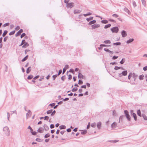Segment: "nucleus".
<instances>
[{"label":"nucleus","instance_id":"nucleus-1","mask_svg":"<svg viewBox=\"0 0 147 147\" xmlns=\"http://www.w3.org/2000/svg\"><path fill=\"white\" fill-rule=\"evenodd\" d=\"M3 131L5 133V134L7 136H9L10 134V132L9 128L6 126L3 128Z\"/></svg>","mask_w":147,"mask_h":147},{"label":"nucleus","instance_id":"nucleus-2","mask_svg":"<svg viewBox=\"0 0 147 147\" xmlns=\"http://www.w3.org/2000/svg\"><path fill=\"white\" fill-rule=\"evenodd\" d=\"M124 113L125 116L126 117L127 120L129 121L131 120V117L129 115L128 111L127 110H125L124 111Z\"/></svg>","mask_w":147,"mask_h":147},{"label":"nucleus","instance_id":"nucleus-3","mask_svg":"<svg viewBox=\"0 0 147 147\" xmlns=\"http://www.w3.org/2000/svg\"><path fill=\"white\" fill-rule=\"evenodd\" d=\"M111 30L113 33H117L119 31V29L117 26L111 28Z\"/></svg>","mask_w":147,"mask_h":147},{"label":"nucleus","instance_id":"nucleus-4","mask_svg":"<svg viewBox=\"0 0 147 147\" xmlns=\"http://www.w3.org/2000/svg\"><path fill=\"white\" fill-rule=\"evenodd\" d=\"M127 70H124L121 73H119L118 76L120 77H121L122 76H126L127 75Z\"/></svg>","mask_w":147,"mask_h":147},{"label":"nucleus","instance_id":"nucleus-5","mask_svg":"<svg viewBox=\"0 0 147 147\" xmlns=\"http://www.w3.org/2000/svg\"><path fill=\"white\" fill-rule=\"evenodd\" d=\"M74 3L73 2L68 3L66 4V7L67 8H69L71 9L74 6Z\"/></svg>","mask_w":147,"mask_h":147},{"label":"nucleus","instance_id":"nucleus-6","mask_svg":"<svg viewBox=\"0 0 147 147\" xmlns=\"http://www.w3.org/2000/svg\"><path fill=\"white\" fill-rule=\"evenodd\" d=\"M100 25L98 24H94L92 25V29H94L100 27Z\"/></svg>","mask_w":147,"mask_h":147},{"label":"nucleus","instance_id":"nucleus-7","mask_svg":"<svg viewBox=\"0 0 147 147\" xmlns=\"http://www.w3.org/2000/svg\"><path fill=\"white\" fill-rule=\"evenodd\" d=\"M23 32V30L22 29H20L15 34L16 36L17 37L20 36L21 34V33Z\"/></svg>","mask_w":147,"mask_h":147},{"label":"nucleus","instance_id":"nucleus-8","mask_svg":"<svg viewBox=\"0 0 147 147\" xmlns=\"http://www.w3.org/2000/svg\"><path fill=\"white\" fill-rule=\"evenodd\" d=\"M69 68V65H65V67L63 68V71L62 72V74H63L65 72L67 69Z\"/></svg>","mask_w":147,"mask_h":147},{"label":"nucleus","instance_id":"nucleus-9","mask_svg":"<svg viewBox=\"0 0 147 147\" xmlns=\"http://www.w3.org/2000/svg\"><path fill=\"white\" fill-rule=\"evenodd\" d=\"M121 34L123 37H125L127 36V34L126 31L123 30L121 32Z\"/></svg>","mask_w":147,"mask_h":147},{"label":"nucleus","instance_id":"nucleus-10","mask_svg":"<svg viewBox=\"0 0 147 147\" xmlns=\"http://www.w3.org/2000/svg\"><path fill=\"white\" fill-rule=\"evenodd\" d=\"M31 113H32L31 111L30 110H29L28 111V113H27L26 114L27 118H28L31 116Z\"/></svg>","mask_w":147,"mask_h":147},{"label":"nucleus","instance_id":"nucleus-11","mask_svg":"<svg viewBox=\"0 0 147 147\" xmlns=\"http://www.w3.org/2000/svg\"><path fill=\"white\" fill-rule=\"evenodd\" d=\"M81 12V11L78 9H75L74 11V14L79 13Z\"/></svg>","mask_w":147,"mask_h":147},{"label":"nucleus","instance_id":"nucleus-12","mask_svg":"<svg viewBox=\"0 0 147 147\" xmlns=\"http://www.w3.org/2000/svg\"><path fill=\"white\" fill-rule=\"evenodd\" d=\"M101 125V123L100 121L98 122L97 123V126L98 129L100 128Z\"/></svg>","mask_w":147,"mask_h":147},{"label":"nucleus","instance_id":"nucleus-13","mask_svg":"<svg viewBox=\"0 0 147 147\" xmlns=\"http://www.w3.org/2000/svg\"><path fill=\"white\" fill-rule=\"evenodd\" d=\"M138 76L136 74H135L134 73H133L132 74V77L134 78V80L135 81L136 79V78L138 77Z\"/></svg>","mask_w":147,"mask_h":147},{"label":"nucleus","instance_id":"nucleus-14","mask_svg":"<svg viewBox=\"0 0 147 147\" xmlns=\"http://www.w3.org/2000/svg\"><path fill=\"white\" fill-rule=\"evenodd\" d=\"M83 76L81 73L79 72L78 75V77L79 78L83 79Z\"/></svg>","mask_w":147,"mask_h":147},{"label":"nucleus","instance_id":"nucleus-15","mask_svg":"<svg viewBox=\"0 0 147 147\" xmlns=\"http://www.w3.org/2000/svg\"><path fill=\"white\" fill-rule=\"evenodd\" d=\"M96 22V20H93L90 22L88 24L89 25H91L92 24H94Z\"/></svg>","mask_w":147,"mask_h":147},{"label":"nucleus","instance_id":"nucleus-16","mask_svg":"<svg viewBox=\"0 0 147 147\" xmlns=\"http://www.w3.org/2000/svg\"><path fill=\"white\" fill-rule=\"evenodd\" d=\"M134 40L133 38H130L127 41L126 43L127 44L133 42Z\"/></svg>","mask_w":147,"mask_h":147},{"label":"nucleus","instance_id":"nucleus-17","mask_svg":"<svg viewBox=\"0 0 147 147\" xmlns=\"http://www.w3.org/2000/svg\"><path fill=\"white\" fill-rule=\"evenodd\" d=\"M124 10L125 12L127 13L128 14L130 15V11L127 8L125 7L124 8Z\"/></svg>","mask_w":147,"mask_h":147},{"label":"nucleus","instance_id":"nucleus-18","mask_svg":"<svg viewBox=\"0 0 147 147\" xmlns=\"http://www.w3.org/2000/svg\"><path fill=\"white\" fill-rule=\"evenodd\" d=\"M43 127L45 131H47L49 129V127L47 125L45 124L43 126Z\"/></svg>","mask_w":147,"mask_h":147},{"label":"nucleus","instance_id":"nucleus-19","mask_svg":"<svg viewBox=\"0 0 147 147\" xmlns=\"http://www.w3.org/2000/svg\"><path fill=\"white\" fill-rule=\"evenodd\" d=\"M31 70V67L30 66L26 70V72L27 74H29Z\"/></svg>","mask_w":147,"mask_h":147},{"label":"nucleus","instance_id":"nucleus-20","mask_svg":"<svg viewBox=\"0 0 147 147\" xmlns=\"http://www.w3.org/2000/svg\"><path fill=\"white\" fill-rule=\"evenodd\" d=\"M117 126V123L116 122H114L111 124V127L112 128H115Z\"/></svg>","mask_w":147,"mask_h":147},{"label":"nucleus","instance_id":"nucleus-21","mask_svg":"<svg viewBox=\"0 0 147 147\" xmlns=\"http://www.w3.org/2000/svg\"><path fill=\"white\" fill-rule=\"evenodd\" d=\"M24 44V45H23L22 47L23 48H26L29 45L28 43L27 42Z\"/></svg>","mask_w":147,"mask_h":147},{"label":"nucleus","instance_id":"nucleus-22","mask_svg":"<svg viewBox=\"0 0 147 147\" xmlns=\"http://www.w3.org/2000/svg\"><path fill=\"white\" fill-rule=\"evenodd\" d=\"M133 117L134 118V119L135 121H136L137 120V117L135 113H133L132 115Z\"/></svg>","mask_w":147,"mask_h":147},{"label":"nucleus","instance_id":"nucleus-23","mask_svg":"<svg viewBox=\"0 0 147 147\" xmlns=\"http://www.w3.org/2000/svg\"><path fill=\"white\" fill-rule=\"evenodd\" d=\"M42 127H40L39 129L37 130V131L40 133H42L43 131V130H42Z\"/></svg>","mask_w":147,"mask_h":147},{"label":"nucleus","instance_id":"nucleus-24","mask_svg":"<svg viewBox=\"0 0 147 147\" xmlns=\"http://www.w3.org/2000/svg\"><path fill=\"white\" fill-rule=\"evenodd\" d=\"M59 129H64L66 128V126L63 125H61L59 127Z\"/></svg>","mask_w":147,"mask_h":147},{"label":"nucleus","instance_id":"nucleus-25","mask_svg":"<svg viewBox=\"0 0 147 147\" xmlns=\"http://www.w3.org/2000/svg\"><path fill=\"white\" fill-rule=\"evenodd\" d=\"M101 22L102 24H106L108 23V21L107 20H101Z\"/></svg>","mask_w":147,"mask_h":147},{"label":"nucleus","instance_id":"nucleus-26","mask_svg":"<svg viewBox=\"0 0 147 147\" xmlns=\"http://www.w3.org/2000/svg\"><path fill=\"white\" fill-rule=\"evenodd\" d=\"M111 26V24H108L105 25L104 27V28L105 29H107L109 28H110Z\"/></svg>","mask_w":147,"mask_h":147},{"label":"nucleus","instance_id":"nucleus-27","mask_svg":"<svg viewBox=\"0 0 147 147\" xmlns=\"http://www.w3.org/2000/svg\"><path fill=\"white\" fill-rule=\"evenodd\" d=\"M7 32H8V31L7 30H5L4 31L3 33L2 36L3 37H5L6 35L7 34Z\"/></svg>","mask_w":147,"mask_h":147},{"label":"nucleus","instance_id":"nucleus-28","mask_svg":"<svg viewBox=\"0 0 147 147\" xmlns=\"http://www.w3.org/2000/svg\"><path fill=\"white\" fill-rule=\"evenodd\" d=\"M28 55H26L23 59H22V62H24L25 61L28 59Z\"/></svg>","mask_w":147,"mask_h":147},{"label":"nucleus","instance_id":"nucleus-29","mask_svg":"<svg viewBox=\"0 0 147 147\" xmlns=\"http://www.w3.org/2000/svg\"><path fill=\"white\" fill-rule=\"evenodd\" d=\"M137 114L140 117L141 116V111L140 109H138L137 111Z\"/></svg>","mask_w":147,"mask_h":147},{"label":"nucleus","instance_id":"nucleus-30","mask_svg":"<svg viewBox=\"0 0 147 147\" xmlns=\"http://www.w3.org/2000/svg\"><path fill=\"white\" fill-rule=\"evenodd\" d=\"M93 17H91L89 18H87L86 19V20L88 22H89L90 20H93Z\"/></svg>","mask_w":147,"mask_h":147},{"label":"nucleus","instance_id":"nucleus-31","mask_svg":"<svg viewBox=\"0 0 147 147\" xmlns=\"http://www.w3.org/2000/svg\"><path fill=\"white\" fill-rule=\"evenodd\" d=\"M125 58H123L120 61V63L121 64H123L125 62Z\"/></svg>","mask_w":147,"mask_h":147},{"label":"nucleus","instance_id":"nucleus-32","mask_svg":"<svg viewBox=\"0 0 147 147\" xmlns=\"http://www.w3.org/2000/svg\"><path fill=\"white\" fill-rule=\"evenodd\" d=\"M92 13H91L88 12V13H87L86 14H83V15L85 17H86V16H88L91 15H92Z\"/></svg>","mask_w":147,"mask_h":147},{"label":"nucleus","instance_id":"nucleus-33","mask_svg":"<svg viewBox=\"0 0 147 147\" xmlns=\"http://www.w3.org/2000/svg\"><path fill=\"white\" fill-rule=\"evenodd\" d=\"M26 42L25 40L24 39L22 40V42L20 45H19V46H22V45H24V44Z\"/></svg>","mask_w":147,"mask_h":147},{"label":"nucleus","instance_id":"nucleus-34","mask_svg":"<svg viewBox=\"0 0 147 147\" xmlns=\"http://www.w3.org/2000/svg\"><path fill=\"white\" fill-rule=\"evenodd\" d=\"M104 42L106 44H110L111 42V41L109 40H106L104 41Z\"/></svg>","mask_w":147,"mask_h":147},{"label":"nucleus","instance_id":"nucleus-35","mask_svg":"<svg viewBox=\"0 0 147 147\" xmlns=\"http://www.w3.org/2000/svg\"><path fill=\"white\" fill-rule=\"evenodd\" d=\"M78 90V88L77 87H74V88L71 90V91L72 92H75L76 91H77Z\"/></svg>","mask_w":147,"mask_h":147},{"label":"nucleus","instance_id":"nucleus-36","mask_svg":"<svg viewBox=\"0 0 147 147\" xmlns=\"http://www.w3.org/2000/svg\"><path fill=\"white\" fill-rule=\"evenodd\" d=\"M144 75L143 74L139 76V79L141 80L144 79Z\"/></svg>","mask_w":147,"mask_h":147},{"label":"nucleus","instance_id":"nucleus-37","mask_svg":"<svg viewBox=\"0 0 147 147\" xmlns=\"http://www.w3.org/2000/svg\"><path fill=\"white\" fill-rule=\"evenodd\" d=\"M141 1L142 4L144 6V7L146 5V1L145 0H141Z\"/></svg>","mask_w":147,"mask_h":147},{"label":"nucleus","instance_id":"nucleus-38","mask_svg":"<svg viewBox=\"0 0 147 147\" xmlns=\"http://www.w3.org/2000/svg\"><path fill=\"white\" fill-rule=\"evenodd\" d=\"M15 30H13V31L10 32L9 33V35H10V36H11V35H13L15 34Z\"/></svg>","mask_w":147,"mask_h":147},{"label":"nucleus","instance_id":"nucleus-39","mask_svg":"<svg viewBox=\"0 0 147 147\" xmlns=\"http://www.w3.org/2000/svg\"><path fill=\"white\" fill-rule=\"evenodd\" d=\"M121 43L120 42H118L114 43L113 44V45H121Z\"/></svg>","mask_w":147,"mask_h":147},{"label":"nucleus","instance_id":"nucleus-40","mask_svg":"<svg viewBox=\"0 0 147 147\" xmlns=\"http://www.w3.org/2000/svg\"><path fill=\"white\" fill-rule=\"evenodd\" d=\"M142 116L143 117V118L145 120H147V117L144 114H142Z\"/></svg>","mask_w":147,"mask_h":147},{"label":"nucleus","instance_id":"nucleus-41","mask_svg":"<svg viewBox=\"0 0 147 147\" xmlns=\"http://www.w3.org/2000/svg\"><path fill=\"white\" fill-rule=\"evenodd\" d=\"M33 76L32 75H30L28 76L27 77V79L28 80H30L33 78Z\"/></svg>","mask_w":147,"mask_h":147},{"label":"nucleus","instance_id":"nucleus-42","mask_svg":"<svg viewBox=\"0 0 147 147\" xmlns=\"http://www.w3.org/2000/svg\"><path fill=\"white\" fill-rule=\"evenodd\" d=\"M87 133V130H82V131L81 132V134L82 135H84L86 134Z\"/></svg>","mask_w":147,"mask_h":147},{"label":"nucleus","instance_id":"nucleus-43","mask_svg":"<svg viewBox=\"0 0 147 147\" xmlns=\"http://www.w3.org/2000/svg\"><path fill=\"white\" fill-rule=\"evenodd\" d=\"M132 74H132V73L131 72H130V73H129V75H128V79H129V80H130L132 75Z\"/></svg>","mask_w":147,"mask_h":147},{"label":"nucleus","instance_id":"nucleus-44","mask_svg":"<svg viewBox=\"0 0 147 147\" xmlns=\"http://www.w3.org/2000/svg\"><path fill=\"white\" fill-rule=\"evenodd\" d=\"M53 111V109H50L47 112V114H49L50 113H52V111Z\"/></svg>","mask_w":147,"mask_h":147},{"label":"nucleus","instance_id":"nucleus-45","mask_svg":"<svg viewBox=\"0 0 147 147\" xmlns=\"http://www.w3.org/2000/svg\"><path fill=\"white\" fill-rule=\"evenodd\" d=\"M50 136V135L49 134V133H48V134H45V136H44V138H47L49 137Z\"/></svg>","mask_w":147,"mask_h":147},{"label":"nucleus","instance_id":"nucleus-46","mask_svg":"<svg viewBox=\"0 0 147 147\" xmlns=\"http://www.w3.org/2000/svg\"><path fill=\"white\" fill-rule=\"evenodd\" d=\"M9 23L8 22H7V23H6L5 24H4L3 25V27H5L6 26H9Z\"/></svg>","mask_w":147,"mask_h":147},{"label":"nucleus","instance_id":"nucleus-47","mask_svg":"<svg viewBox=\"0 0 147 147\" xmlns=\"http://www.w3.org/2000/svg\"><path fill=\"white\" fill-rule=\"evenodd\" d=\"M59 76L57 74L54 75L52 77L53 79V80H55L56 77H57V76Z\"/></svg>","mask_w":147,"mask_h":147},{"label":"nucleus","instance_id":"nucleus-48","mask_svg":"<svg viewBox=\"0 0 147 147\" xmlns=\"http://www.w3.org/2000/svg\"><path fill=\"white\" fill-rule=\"evenodd\" d=\"M91 126L93 127H94L96 126V123L95 122L92 123L91 125Z\"/></svg>","mask_w":147,"mask_h":147},{"label":"nucleus","instance_id":"nucleus-49","mask_svg":"<svg viewBox=\"0 0 147 147\" xmlns=\"http://www.w3.org/2000/svg\"><path fill=\"white\" fill-rule=\"evenodd\" d=\"M111 142L116 143L119 141V140H111L109 141Z\"/></svg>","mask_w":147,"mask_h":147},{"label":"nucleus","instance_id":"nucleus-50","mask_svg":"<svg viewBox=\"0 0 147 147\" xmlns=\"http://www.w3.org/2000/svg\"><path fill=\"white\" fill-rule=\"evenodd\" d=\"M56 112V111L54 110L53 111H52L51 114V116H53L55 115V114Z\"/></svg>","mask_w":147,"mask_h":147},{"label":"nucleus","instance_id":"nucleus-51","mask_svg":"<svg viewBox=\"0 0 147 147\" xmlns=\"http://www.w3.org/2000/svg\"><path fill=\"white\" fill-rule=\"evenodd\" d=\"M100 47H111V45H107L105 44H100Z\"/></svg>","mask_w":147,"mask_h":147},{"label":"nucleus","instance_id":"nucleus-52","mask_svg":"<svg viewBox=\"0 0 147 147\" xmlns=\"http://www.w3.org/2000/svg\"><path fill=\"white\" fill-rule=\"evenodd\" d=\"M83 83V82L82 80H79L78 81V84L79 85L82 84Z\"/></svg>","mask_w":147,"mask_h":147},{"label":"nucleus","instance_id":"nucleus-53","mask_svg":"<svg viewBox=\"0 0 147 147\" xmlns=\"http://www.w3.org/2000/svg\"><path fill=\"white\" fill-rule=\"evenodd\" d=\"M36 140L38 142H42L43 140H41L40 138H37L36 139Z\"/></svg>","mask_w":147,"mask_h":147},{"label":"nucleus","instance_id":"nucleus-54","mask_svg":"<svg viewBox=\"0 0 147 147\" xmlns=\"http://www.w3.org/2000/svg\"><path fill=\"white\" fill-rule=\"evenodd\" d=\"M132 4H133V6L134 7H136V2L134 1H133Z\"/></svg>","mask_w":147,"mask_h":147},{"label":"nucleus","instance_id":"nucleus-55","mask_svg":"<svg viewBox=\"0 0 147 147\" xmlns=\"http://www.w3.org/2000/svg\"><path fill=\"white\" fill-rule=\"evenodd\" d=\"M120 68H121L120 67H118V66H115V67L114 69L115 70H117L120 69Z\"/></svg>","mask_w":147,"mask_h":147},{"label":"nucleus","instance_id":"nucleus-56","mask_svg":"<svg viewBox=\"0 0 147 147\" xmlns=\"http://www.w3.org/2000/svg\"><path fill=\"white\" fill-rule=\"evenodd\" d=\"M108 20L109 21L111 22H115V23L116 22V21L115 20H114L112 19H110V18Z\"/></svg>","mask_w":147,"mask_h":147},{"label":"nucleus","instance_id":"nucleus-57","mask_svg":"<svg viewBox=\"0 0 147 147\" xmlns=\"http://www.w3.org/2000/svg\"><path fill=\"white\" fill-rule=\"evenodd\" d=\"M8 37L7 36H5L3 39L4 42H5L7 40V39L8 38Z\"/></svg>","mask_w":147,"mask_h":147},{"label":"nucleus","instance_id":"nucleus-58","mask_svg":"<svg viewBox=\"0 0 147 147\" xmlns=\"http://www.w3.org/2000/svg\"><path fill=\"white\" fill-rule=\"evenodd\" d=\"M124 117V115H121V116H120V117H119V122H120V120L121 119V120H122L123 117Z\"/></svg>","mask_w":147,"mask_h":147},{"label":"nucleus","instance_id":"nucleus-59","mask_svg":"<svg viewBox=\"0 0 147 147\" xmlns=\"http://www.w3.org/2000/svg\"><path fill=\"white\" fill-rule=\"evenodd\" d=\"M112 16L115 18H117L119 17V16L116 14H113L112 15Z\"/></svg>","mask_w":147,"mask_h":147},{"label":"nucleus","instance_id":"nucleus-60","mask_svg":"<svg viewBox=\"0 0 147 147\" xmlns=\"http://www.w3.org/2000/svg\"><path fill=\"white\" fill-rule=\"evenodd\" d=\"M26 34L25 33H23L20 36L21 38H22V37H24L26 36Z\"/></svg>","mask_w":147,"mask_h":147},{"label":"nucleus","instance_id":"nucleus-61","mask_svg":"<svg viewBox=\"0 0 147 147\" xmlns=\"http://www.w3.org/2000/svg\"><path fill=\"white\" fill-rule=\"evenodd\" d=\"M118 56H117L114 55L113 57L112 58V59L113 60L116 59H117L118 58Z\"/></svg>","mask_w":147,"mask_h":147},{"label":"nucleus","instance_id":"nucleus-62","mask_svg":"<svg viewBox=\"0 0 147 147\" xmlns=\"http://www.w3.org/2000/svg\"><path fill=\"white\" fill-rule=\"evenodd\" d=\"M69 71L70 72H71L73 74H74V71L73 69H70L69 70Z\"/></svg>","mask_w":147,"mask_h":147},{"label":"nucleus","instance_id":"nucleus-63","mask_svg":"<svg viewBox=\"0 0 147 147\" xmlns=\"http://www.w3.org/2000/svg\"><path fill=\"white\" fill-rule=\"evenodd\" d=\"M31 132L32 133V134L33 135H36L37 133V132L35 131H32Z\"/></svg>","mask_w":147,"mask_h":147},{"label":"nucleus","instance_id":"nucleus-64","mask_svg":"<svg viewBox=\"0 0 147 147\" xmlns=\"http://www.w3.org/2000/svg\"><path fill=\"white\" fill-rule=\"evenodd\" d=\"M65 75H64L61 77V79L63 81H64L65 80Z\"/></svg>","mask_w":147,"mask_h":147}]
</instances>
